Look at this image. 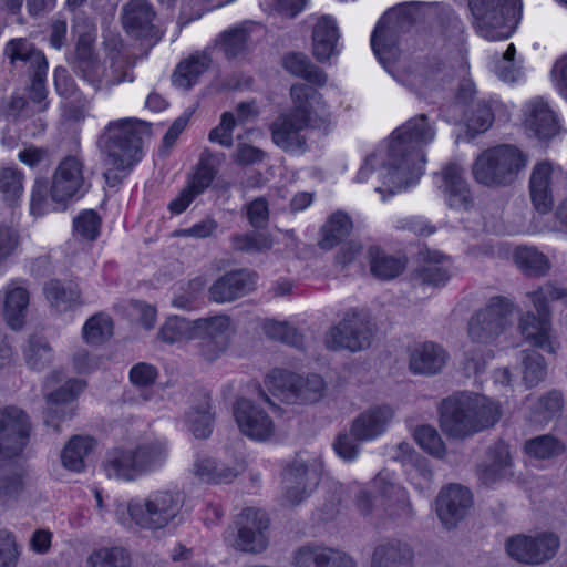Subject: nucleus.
Segmentation results:
<instances>
[{
	"label": "nucleus",
	"instance_id": "nucleus-1",
	"mask_svg": "<svg viewBox=\"0 0 567 567\" xmlns=\"http://www.w3.org/2000/svg\"><path fill=\"white\" fill-rule=\"evenodd\" d=\"M435 137V128L425 114L396 128L389 144L388 161L380 163L371 154L358 173L360 182H370L384 198L414 184L423 174V147Z\"/></svg>",
	"mask_w": 567,
	"mask_h": 567
},
{
	"label": "nucleus",
	"instance_id": "nucleus-2",
	"mask_svg": "<svg viewBox=\"0 0 567 567\" xmlns=\"http://www.w3.org/2000/svg\"><path fill=\"white\" fill-rule=\"evenodd\" d=\"M514 312L515 305L509 298L494 296L470 317L467 336L473 347L464 352V370L468 377L485 370L487 361L493 357L488 347L513 324Z\"/></svg>",
	"mask_w": 567,
	"mask_h": 567
},
{
	"label": "nucleus",
	"instance_id": "nucleus-3",
	"mask_svg": "<svg viewBox=\"0 0 567 567\" xmlns=\"http://www.w3.org/2000/svg\"><path fill=\"white\" fill-rule=\"evenodd\" d=\"M441 427L450 437L464 439L493 426L501 419V409L491 399L458 392L442 401Z\"/></svg>",
	"mask_w": 567,
	"mask_h": 567
},
{
	"label": "nucleus",
	"instance_id": "nucleus-4",
	"mask_svg": "<svg viewBox=\"0 0 567 567\" xmlns=\"http://www.w3.org/2000/svg\"><path fill=\"white\" fill-rule=\"evenodd\" d=\"M148 122L127 117L110 122L97 140L106 166L132 168L142 157L143 138L151 136Z\"/></svg>",
	"mask_w": 567,
	"mask_h": 567
},
{
	"label": "nucleus",
	"instance_id": "nucleus-5",
	"mask_svg": "<svg viewBox=\"0 0 567 567\" xmlns=\"http://www.w3.org/2000/svg\"><path fill=\"white\" fill-rule=\"evenodd\" d=\"M433 6V2L408 1L390 8L380 18L371 35L374 55H381L382 60L394 59L401 34L424 20L425 11Z\"/></svg>",
	"mask_w": 567,
	"mask_h": 567
},
{
	"label": "nucleus",
	"instance_id": "nucleus-6",
	"mask_svg": "<svg viewBox=\"0 0 567 567\" xmlns=\"http://www.w3.org/2000/svg\"><path fill=\"white\" fill-rule=\"evenodd\" d=\"M527 156L516 146L503 144L481 153L472 166L475 181L488 187L513 184L526 167Z\"/></svg>",
	"mask_w": 567,
	"mask_h": 567
},
{
	"label": "nucleus",
	"instance_id": "nucleus-7",
	"mask_svg": "<svg viewBox=\"0 0 567 567\" xmlns=\"http://www.w3.org/2000/svg\"><path fill=\"white\" fill-rule=\"evenodd\" d=\"M474 28L483 38L496 41L509 38L519 20V0H468Z\"/></svg>",
	"mask_w": 567,
	"mask_h": 567
},
{
	"label": "nucleus",
	"instance_id": "nucleus-8",
	"mask_svg": "<svg viewBox=\"0 0 567 567\" xmlns=\"http://www.w3.org/2000/svg\"><path fill=\"white\" fill-rule=\"evenodd\" d=\"M175 497L169 491H156L145 498H133L118 504L116 516L124 526L132 523L143 529L165 528L176 516Z\"/></svg>",
	"mask_w": 567,
	"mask_h": 567
},
{
	"label": "nucleus",
	"instance_id": "nucleus-9",
	"mask_svg": "<svg viewBox=\"0 0 567 567\" xmlns=\"http://www.w3.org/2000/svg\"><path fill=\"white\" fill-rule=\"evenodd\" d=\"M166 458V449L159 442H147L134 449L116 447L110 451L104 461L109 477L133 481L161 465Z\"/></svg>",
	"mask_w": 567,
	"mask_h": 567
},
{
	"label": "nucleus",
	"instance_id": "nucleus-10",
	"mask_svg": "<svg viewBox=\"0 0 567 567\" xmlns=\"http://www.w3.org/2000/svg\"><path fill=\"white\" fill-rule=\"evenodd\" d=\"M374 334L375 328L369 317L351 310L344 313L338 324L328 330L324 344L332 351L359 352L372 344Z\"/></svg>",
	"mask_w": 567,
	"mask_h": 567
},
{
	"label": "nucleus",
	"instance_id": "nucleus-11",
	"mask_svg": "<svg viewBox=\"0 0 567 567\" xmlns=\"http://www.w3.org/2000/svg\"><path fill=\"white\" fill-rule=\"evenodd\" d=\"M560 542L554 533H539L535 536L515 535L506 540V551L511 558L522 564L540 565L550 560L557 553Z\"/></svg>",
	"mask_w": 567,
	"mask_h": 567
},
{
	"label": "nucleus",
	"instance_id": "nucleus-12",
	"mask_svg": "<svg viewBox=\"0 0 567 567\" xmlns=\"http://www.w3.org/2000/svg\"><path fill=\"white\" fill-rule=\"evenodd\" d=\"M237 535L229 544L233 548L250 554L262 553L268 540L265 530L269 526V519L265 512L257 508L244 509L235 520ZM228 542V538H226Z\"/></svg>",
	"mask_w": 567,
	"mask_h": 567
},
{
	"label": "nucleus",
	"instance_id": "nucleus-13",
	"mask_svg": "<svg viewBox=\"0 0 567 567\" xmlns=\"http://www.w3.org/2000/svg\"><path fill=\"white\" fill-rule=\"evenodd\" d=\"M84 186L83 163L75 156L63 158L54 171L51 186V200L65 204Z\"/></svg>",
	"mask_w": 567,
	"mask_h": 567
},
{
	"label": "nucleus",
	"instance_id": "nucleus-14",
	"mask_svg": "<svg viewBox=\"0 0 567 567\" xmlns=\"http://www.w3.org/2000/svg\"><path fill=\"white\" fill-rule=\"evenodd\" d=\"M256 288V274L246 269L231 270L220 276L208 289L210 301L233 302Z\"/></svg>",
	"mask_w": 567,
	"mask_h": 567
},
{
	"label": "nucleus",
	"instance_id": "nucleus-15",
	"mask_svg": "<svg viewBox=\"0 0 567 567\" xmlns=\"http://www.w3.org/2000/svg\"><path fill=\"white\" fill-rule=\"evenodd\" d=\"M234 415L240 431L254 440L266 441L274 434L272 420L248 399H239L236 402Z\"/></svg>",
	"mask_w": 567,
	"mask_h": 567
},
{
	"label": "nucleus",
	"instance_id": "nucleus-16",
	"mask_svg": "<svg viewBox=\"0 0 567 567\" xmlns=\"http://www.w3.org/2000/svg\"><path fill=\"white\" fill-rule=\"evenodd\" d=\"M374 493L379 495L380 508L392 518H410L413 514L408 492L391 482L383 473L372 481Z\"/></svg>",
	"mask_w": 567,
	"mask_h": 567
},
{
	"label": "nucleus",
	"instance_id": "nucleus-17",
	"mask_svg": "<svg viewBox=\"0 0 567 567\" xmlns=\"http://www.w3.org/2000/svg\"><path fill=\"white\" fill-rule=\"evenodd\" d=\"M311 125L281 113L270 125L272 142L287 153H303L307 148V137L303 132Z\"/></svg>",
	"mask_w": 567,
	"mask_h": 567
},
{
	"label": "nucleus",
	"instance_id": "nucleus-18",
	"mask_svg": "<svg viewBox=\"0 0 567 567\" xmlns=\"http://www.w3.org/2000/svg\"><path fill=\"white\" fill-rule=\"evenodd\" d=\"M471 505L470 491L452 484L440 492L436 498V513L443 525L451 529L464 518Z\"/></svg>",
	"mask_w": 567,
	"mask_h": 567
},
{
	"label": "nucleus",
	"instance_id": "nucleus-19",
	"mask_svg": "<svg viewBox=\"0 0 567 567\" xmlns=\"http://www.w3.org/2000/svg\"><path fill=\"white\" fill-rule=\"evenodd\" d=\"M292 106L286 113L309 125L311 128L326 130L330 125L329 115H313L312 101L321 99V94L303 83H295L290 87Z\"/></svg>",
	"mask_w": 567,
	"mask_h": 567
},
{
	"label": "nucleus",
	"instance_id": "nucleus-20",
	"mask_svg": "<svg viewBox=\"0 0 567 567\" xmlns=\"http://www.w3.org/2000/svg\"><path fill=\"white\" fill-rule=\"evenodd\" d=\"M156 13L148 0H130L122 8L121 20L124 30L136 39L154 38L153 24Z\"/></svg>",
	"mask_w": 567,
	"mask_h": 567
},
{
	"label": "nucleus",
	"instance_id": "nucleus-21",
	"mask_svg": "<svg viewBox=\"0 0 567 567\" xmlns=\"http://www.w3.org/2000/svg\"><path fill=\"white\" fill-rule=\"evenodd\" d=\"M84 388V381L71 379L55 391L45 394L44 423L58 429L59 421L71 417L73 413L70 403L76 399Z\"/></svg>",
	"mask_w": 567,
	"mask_h": 567
},
{
	"label": "nucleus",
	"instance_id": "nucleus-22",
	"mask_svg": "<svg viewBox=\"0 0 567 567\" xmlns=\"http://www.w3.org/2000/svg\"><path fill=\"white\" fill-rule=\"evenodd\" d=\"M450 355L439 343L425 341L409 350V369L414 374L434 375L446 365Z\"/></svg>",
	"mask_w": 567,
	"mask_h": 567
},
{
	"label": "nucleus",
	"instance_id": "nucleus-23",
	"mask_svg": "<svg viewBox=\"0 0 567 567\" xmlns=\"http://www.w3.org/2000/svg\"><path fill=\"white\" fill-rule=\"evenodd\" d=\"M284 502L295 507L306 499L317 485V478H310L308 465L299 460L292 461L284 473Z\"/></svg>",
	"mask_w": 567,
	"mask_h": 567
},
{
	"label": "nucleus",
	"instance_id": "nucleus-24",
	"mask_svg": "<svg viewBox=\"0 0 567 567\" xmlns=\"http://www.w3.org/2000/svg\"><path fill=\"white\" fill-rule=\"evenodd\" d=\"M2 53L12 69L27 68L30 73L41 68H49L44 53L27 38L9 40Z\"/></svg>",
	"mask_w": 567,
	"mask_h": 567
},
{
	"label": "nucleus",
	"instance_id": "nucleus-25",
	"mask_svg": "<svg viewBox=\"0 0 567 567\" xmlns=\"http://www.w3.org/2000/svg\"><path fill=\"white\" fill-rule=\"evenodd\" d=\"M394 412L389 405L369 409L357 416L351 425V435L357 441H371L384 433Z\"/></svg>",
	"mask_w": 567,
	"mask_h": 567
},
{
	"label": "nucleus",
	"instance_id": "nucleus-26",
	"mask_svg": "<svg viewBox=\"0 0 567 567\" xmlns=\"http://www.w3.org/2000/svg\"><path fill=\"white\" fill-rule=\"evenodd\" d=\"M217 156L209 150H204L200 154L199 163L189 184L179 194V213L184 212L189 204L204 192L213 182L217 174Z\"/></svg>",
	"mask_w": 567,
	"mask_h": 567
},
{
	"label": "nucleus",
	"instance_id": "nucleus-27",
	"mask_svg": "<svg viewBox=\"0 0 567 567\" xmlns=\"http://www.w3.org/2000/svg\"><path fill=\"white\" fill-rule=\"evenodd\" d=\"M204 321L206 327L200 343L202 353L206 360L213 361L228 348L234 329L227 316H216Z\"/></svg>",
	"mask_w": 567,
	"mask_h": 567
},
{
	"label": "nucleus",
	"instance_id": "nucleus-28",
	"mask_svg": "<svg viewBox=\"0 0 567 567\" xmlns=\"http://www.w3.org/2000/svg\"><path fill=\"white\" fill-rule=\"evenodd\" d=\"M420 254L424 264L415 269L414 279L423 286L440 287L445 285L451 278L449 257L430 249Z\"/></svg>",
	"mask_w": 567,
	"mask_h": 567
},
{
	"label": "nucleus",
	"instance_id": "nucleus-29",
	"mask_svg": "<svg viewBox=\"0 0 567 567\" xmlns=\"http://www.w3.org/2000/svg\"><path fill=\"white\" fill-rule=\"evenodd\" d=\"M551 171V165L548 162H542L534 167L530 175V199L535 209L540 214H547L554 206Z\"/></svg>",
	"mask_w": 567,
	"mask_h": 567
},
{
	"label": "nucleus",
	"instance_id": "nucleus-30",
	"mask_svg": "<svg viewBox=\"0 0 567 567\" xmlns=\"http://www.w3.org/2000/svg\"><path fill=\"white\" fill-rule=\"evenodd\" d=\"M43 292L50 306L58 312L72 310L83 303L81 290L73 281L51 279L44 285Z\"/></svg>",
	"mask_w": 567,
	"mask_h": 567
},
{
	"label": "nucleus",
	"instance_id": "nucleus-31",
	"mask_svg": "<svg viewBox=\"0 0 567 567\" xmlns=\"http://www.w3.org/2000/svg\"><path fill=\"white\" fill-rule=\"evenodd\" d=\"M518 329L525 340L549 353H555L550 341L551 319L528 311L519 319Z\"/></svg>",
	"mask_w": 567,
	"mask_h": 567
},
{
	"label": "nucleus",
	"instance_id": "nucleus-32",
	"mask_svg": "<svg viewBox=\"0 0 567 567\" xmlns=\"http://www.w3.org/2000/svg\"><path fill=\"white\" fill-rule=\"evenodd\" d=\"M27 472L22 467L10 466L0 470V507L16 505L25 491Z\"/></svg>",
	"mask_w": 567,
	"mask_h": 567
},
{
	"label": "nucleus",
	"instance_id": "nucleus-33",
	"mask_svg": "<svg viewBox=\"0 0 567 567\" xmlns=\"http://www.w3.org/2000/svg\"><path fill=\"white\" fill-rule=\"evenodd\" d=\"M339 34L336 22L330 17H321L312 32V51L319 62H326L334 53Z\"/></svg>",
	"mask_w": 567,
	"mask_h": 567
},
{
	"label": "nucleus",
	"instance_id": "nucleus-34",
	"mask_svg": "<svg viewBox=\"0 0 567 567\" xmlns=\"http://www.w3.org/2000/svg\"><path fill=\"white\" fill-rule=\"evenodd\" d=\"M525 126L538 140H549L559 131L554 113L548 105L542 101L530 104L529 115L525 121Z\"/></svg>",
	"mask_w": 567,
	"mask_h": 567
},
{
	"label": "nucleus",
	"instance_id": "nucleus-35",
	"mask_svg": "<svg viewBox=\"0 0 567 567\" xmlns=\"http://www.w3.org/2000/svg\"><path fill=\"white\" fill-rule=\"evenodd\" d=\"M513 258L520 271L530 278L545 277L551 268L549 258L534 246L516 247Z\"/></svg>",
	"mask_w": 567,
	"mask_h": 567
},
{
	"label": "nucleus",
	"instance_id": "nucleus-36",
	"mask_svg": "<svg viewBox=\"0 0 567 567\" xmlns=\"http://www.w3.org/2000/svg\"><path fill=\"white\" fill-rule=\"evenodd\" d=\"M282 66L292 75L301 78L312 85L323 86L327 83V74L322 69L315 65L305 53L289 52L285 54Z\"/></svg>",
	"mask_w": 567,
	"mask_h": 567
},
{
	"label": "nucleus",
	"instance_id": "nucleus-37",
	"mask_svg": "<svg viewBox=\"0 0 567 567\" xmlns=\"http://www.w3.org/2000/svg\"><path fill=\"white\" fill-rule=\"evenodd\" d=\"M30 421L24 411L17 406L0 409V432L14 439L24 449L30 433Z\"/></svg>",
	"mask_w": 567,
	"mask_h": 567
},
{
	"label": "nucleus",
	"instance_id": "nucleus-38",
	"mask_svg": "<svg viewBox=\"0 0 567 567\" xmlns=\"http://www.w3.org/2000/svg\"><path fill=\"white\" fill-rule=\"evenodd\" d=\"M302 377L286 370H274L267 378L268 390L289 404L298 403L299 384Z\"/></svg>",
	"mask_w": 567,
	"mask_h": 567
},
{
	"label": "nucleus",
	"instance_id": "nucleus-39",
	"mask_svg": "<svg viewBox=\"0 0 567 567\" xmlns=\"http://www.w3.org/2000/svg\"><path fill=\"white\" fill-rule=\"evenodd\" d=\"M401 55V49L398 47V55L394 59L382 60L381 55H375L379 62L383 65L391 76L406 86L409 90L417 93L425 84V78L420 72V68L415 63L405 64L399 69L395 68V63Z\"/></svg>",
	"mask_w": 567,
	"mask_h": 567
},
{
	"label": "nucleus",
	"instance_id": "nucleus-40",
	"mask_svg": "<svg viewBox=\"0 0 567 567\" xmlns=\"http://www.w3.org/2000/svg\"><path fill=\"white\" fill-rule=\"evenodd\" d=\"M411 553L399 542L378 545L372 554L371 567H411Z\"/></svg>",
	"mask_w": 567,
	"mask_h": 567
},
{
	"label": "nucleus",
	"instance_id": "nucleus-41",
	"mask_svg": "<svg viewBox=\"0 0 567 567\" xmlns=\"http://www.w3.org/2000/svg\"><path fill=\"white\" fill-rule=\"evenodd\" d=\"M29 305V293L22 287H9L4 299V318L8 324L19 330L24 323L27 308Z\"/></svg>",
	"mask_w": 567,
	"mask_h": 567
},
{
	"label": "nucleus",
	"instance_id": "nucleus-42",
	"mask_svg": "<svg viewBox=\"0 0 567 567\" xmlns=\"http://www.w3.org/2000/svg\"><path fill=\"white\" fill-rule=\"evenodd\" d=\"M369 257L372 275L382 280L398 277L406 265L405 259L386 255L379 247H371L369 249Z\"/></svg>",
	"mask_w": 567,
	"mask_h": 567
},
{
	"label": "nucleus",
	"instance_id": "nucleus-43",
	"mask_svg": "<svg viewBox=\"0 0 567 567\" xmlns=\"http://www.w3.org/2000/svg\"><path fill=\"white\" fill-rule=\"evenodd\" d=\"M132 558L122 546L100 547L86 557L85 567H131Z\"/></svg>",
	"mask_w": 567,
	"mask_h": 567
},
{
	"label": "nucleus",
	"instance_id": "nucleus-44",
	"mask_svg": "<svg viewBox=\"0 0 567 567\" xmlns=\"http://www.w3.org/2000/svg\"><path fill=\"white\" fill-rule=\"evenodd\" d=\"M352 223L348 215L338 212L332 214L328 221L322 226V238L319 246L329 250L340 244L351 231Z\"/></svg>",
	"mask_w": 567,
	"mask_h": 567
},
{
	"label": "nucleus",
	"instance_id": "nucleus-45",
	"mask_svg": "<svg viewBox=\"0 0 567 567\" xmlns=\"http://www.w3.org/2000/svg\"><path fill=\"white\" fill-rule=\"evenodd\" d=\"M250 32L245 25L229 28L216 39L215 45L223 51L227 59H235L248 50Z\"/></svg>",
	"mask_w": 567,
	"mask_h": 567
},
{
	"label": "nucleus",
	"instance_id": "nucleus-46",
	"mask_svg": "<svg viewBox=\"0 0 567 567\" xmlns=\"http://www.w3.org/2000/svg\"><path fill=\"white\" fill-rule=\"evenodd\" d=\"M189 431L196 439H207L213 432L214 415L210 413L208 396L203 393L199 403L186 413Z\"/></svg>",
	"mask_w": 567,
	"mask_h": 567
},
{
	"label": "nucleus",
	"instance_id": "nucleus-47",
	"mask_svg": "<svg viewBox=\"0 0 567 567\" xmlns=\"http://www.w3.org/2000/svg\"><path fill=\"white\" fill-rule=\"evenodd\" d=\"M93 439L89 436H73L62 451L61 460L65 468L81 472L84 468V457L93 449Z\"/></svg>",
	"mask_w": 567,
	"mask_h": 567
},
{
	"label": "nucleus",
	"instance_id": "nucleus-48",
	"mask_svg": "<svg viewBox=\"0 0 567 567\" xmlns=\"http://www.w3.org/2000/svg\"><path fill=\"white\" fill-rule=\"evenodd\" d=\"M212 63L207 52H196L179 62V87L189 90Z\"/></svg>",
	"mask_w": 567,
	"mask_h": 567
},
{
	"label": "nucleus",
	"instance_id": "nucleus-49",
	"mask_svg": "<svg viewBox=\"0 0 567 567\" xmlns=\"http://www.w3.org/2000/svg\"><path fill=\"white\" fill-rule=\"evenodd\" d=\"M522 362V379L527 388H534L542 382L547 368L544 358L533 349H525L519 352Z\"/></svg>",
	"mask_w": 567,
	"mask_h": 567
},
{
	"label": "nucleus",
	"instance_id": "nucleus-50",
	"mask_svg": "<svg viewBox=\"0 0 567 567\" xmlns=\"http://www.w3.org/2000/svg\"><path fill=\"white\" fill-rule=\"evenodd\" d=\"M233 250L241 254H260L270 250L272 247V238L262 231H248L234 234L230 237Z\"/></svg>",
	"mask_w": 567,
	"mask_h": 567
},
{
	"label": "nucleus",
	"instance_id": "nucleus-51",
	"mask_svg": "<svg viewBox=\"0 0 567 567\" xmlns=\"http://www.w3.org/2000/svg\"><path fill=\"white\" fill-rule=\"evenodd\" d=\"M24 358L32 370L41 371L51 363L53 351L45 338L31 336L24 350Z\"/></svg>",
	"mask_w": 567,
	"mask_h": 567
},
{
	"label": "nucleus",
	"instance_id": "nucleus-52",
	"mask_svg": "<svg viewBox=\"0 0 567 567\" xmlns=\"http://www.w3.org/2000/svg\"><path fill=\"white\" fill-rule=\"evenodd\" d=\"M193 473L204 483H226L236 477V473L229 467H219L212 458H198L194 463Z\"/></svg>",
	"mask_w": 567,
	"mask_h": 567
},
{
	"label": "nucleus",
	"instance_id": "nucleus-53",
	"mask_svg": "<svg viewBox=\"0 0 567 567\" xmlns=\"http://www.w3.org/2000/svg\"><path fill=\"white\" fill-rule=\"evenodd\" d=\"M262 330L265 334L272 340L280 341L298 349L303 347V336L287 322L266 320L262 324Z\"/></svg>",
	"mask_w": 567,
	"mask_h": 567
},
{
	"label": "nucleus",
	"instance_id": "nucleus-54",
	"mask_svg": "<svg viewBox=\"0 0 567 567\" xmlns=\"http://www.w3.org/2000/svg\"><path fill=\"white\" fill-rule=\"evenodd\" d=\"M113 334L110 317L97 313L91 317L83 327V338L90 344H101Z\"/></svg>",
	"mask_w": 567,
	"mask_h": 567
},
{
	"label": "nucleus",
	"instance_id": "nucleus-55",
	"mask_svg": "<svg viewBox=\"0 0 567 567\" xmlns=\"http://www.w3.org/2000/svg\"><path fill=\"white\" fill-rule=\"evenodd\" d=\"M157 377V369L146 362H140L133 365L128 374L131 383L141 389L140 398L143 401H150L152 399L153 394L147 388L155 383Z\"/></svg>",
	"mask_w": 567,
	"mask_h": 567
},
{
	"label": "nucleus",
	"instance_id": "nucleus-56",
	"mask_svg": "<svg viewBox=\"0 0 567 567\" xmlns=\"http://www.w3.org/2000/svg\"><path fill=\"white\" fill-rule=\"evenodd\" d=\"M0 192L7 202L16 203L23 193V174L13 167L1 168Z\"/></svg>",
	"mask_w": 567,
	"mask_h": 567
},
{
	"label": "nucleus",
	"instance_id": "nucleus-57",
	"mask_svg": "<svg viewBox=\"0 0 567 567\" xmlns=\"http://www.w3.org/2000/svg\"><path fill=\"white\" fill-rule=\"evenodd\" d=\"M414 439L417 444L429 454L435 457H443L445 455V444L433 426H417L414 431Z\"/></svg>",
	"mask_w": 567,
	"mask_h": 567
},
{
	"label": "nucleus",
	"instance_id": "nucleus-58",
	"mask_svg": "<svg viewBox=\"0 0 567 567\" xmlns=\"http://www.w3.org/2000/svg\"><path fill=\"white\" fill-rule=\"evenodd\" d=\"M100 228L101 217L93 209L82 212L73 220L74 233L85 240H95L100 234Z\"/></svg>",
	"mask_w": 567,
	"mask_h": 567
},
{
	"label": "nucleus",
	"instance_id": "nucleus-59",
	"mask_svg": "<svg viewBox=\"0 0 567 567\" xmlns=\"http://www.w3.org/2000/svg\"><path fill=\"white\" fill-rule=\"evenodd\" d=\"M48 68H41L29 73V97L35 104L38 113L44 112L48 109V91L45 87Z\"/></svg>",
	"mask_w": 567,
	"mask_h": 567
},
{
	"label": "nucleus",
	"instance_id": "nucleus-60",
	"mask_svg": "<svg viewBox=\"0 0 567 567\" xmlns=\"http://www.w3.org/2000/svg\"><path fill=\"white\" fill-rule=\"evenodd\" d=\"M526 451L537 458H549L563 453L564 445L551 435H542L526 443Z\"/></svg>",
	"mask_w": 567,
	"mask_h": 567
},
{
	"label": "nucleus",
	"instance_id": "nucleus-61",
	"mask_svg": "<svg viewBox=\"0 0 567 567\" xmlns=\"http://www.w3.org/2000/svg\"><path fill=\"white\" fill-rule=\"evenodd\" d=\"M326 383L318 374L302 377L299 384L298 403H316L324 394Z\"/></svg>",
	"mask_w": 567,
	"mask_h": 567
},
{
	"label": "nucleus",
	"instance_id": "nucleus-62",
	"mask_svg": "<svg viewBox=\"0 0 567 567\" xmlns=\"http://www.w3.org/2000/svg\"><path fill=\"white\" fill-rule=\"evenodd\" d=\"M326 549L323 546L305 545L293 555L296 567H324Z\"/></svg>",
	"mask_w": 567,
	"mask_h": 567
},
{
	"label": "nucleus",
	"instance_id": "nucleus-63",
	"mask_svg": "<svg viewBox=\"0 0 567 567\" xmlns=\"http://www.w3.org/2000/svg\"><path fill=\"white\" fill-rule=\"evenodd\" d=\"M35 113H38L35 109H32L22 95H12L1 106V116L12 122L20 117H31Z\"/></svg>",
	"mask_w": 567,
	"mask_h": 567
},
{
	"label": "nucleus",
	"instance_id": "nucleus-64",
	"mask_svg": "<svg viewBox=\"0 0 567 567\" xmlns=\"http://www.w3.org/2000/svg\"><path fill=\"white\" fill-rule=\"evenodd\" d=\"M494 121L492 109L485 102H480L472 110L471 115L467 117V128L474 134H480L489 128Z\"/></svg>",
	"mask_w": 567,
	"mask_h": 567
}]
</instances>
